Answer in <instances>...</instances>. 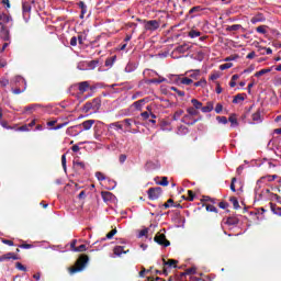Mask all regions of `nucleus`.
<instances>
[{
  "instance_id": "nucleus-1",
  "label": "nucleus",
  "mask_w": 281,
  "mask_h": 281,
  "mask_svg": "<svg viewBox=\"0 0 281 281\" xmlns=\"http://www.w3.org/2000/svg\"><path fill=\"white\" fill-rule=\"evenodd\" d=\"M88 262H89V256L80 255L75 263V267L69 268L70 276H74V273H79V271H82L85 267H87Z\"/></svg>"
},
{
  "instance_id": "nucleus-2",
  "label": "nucleus",
  "mask_w": 281,
  "mask_h": 281,
  "mask_svg": "<svg viewBox=\"0 0 281 281\" xmlns=\"http://www.w3.org/2000/svg\"><path fill=\"white\" fill-rule=\"evenodd\" d=\"M102 106V100L100 98H94L92 101H88L83 105V113H89V111H93L98 113L100 108Z\"/></svg>"
},
{
  "instance_id": "nucleus-3",
  "label": "nucleus",
  "mask_w": 281,
  "mask_h": 281,
  "mask_svg": "<svg viewBox=\"0 0 281 281\" xmlns=\"http://www.w3.org/2000/svg\"><path fill=\"white\" fill-rule=\"evenodd\" d=\"M142 23L146 32H155L160 27L159 21L157 20H143Z\"/></svg>"
},
{
  "instance_id": "nucleus-4",
  "label": "nucleus",
  "mask_w": 281,
  "mask_h": 281,
  "mask_svg": "<svg viewBox=\"0 0 281 281\" xmlns=\"http://www.w3.org/2000/svg\"><path fill=\"white\" fill-rule=\"evenodd\" d=\"M162 193L164 189H161V187L149 188L147 191L148 199L150 201H157V199H159V196H161Z\"/></svg>"
},
{
  "instance_id": "nucleus-5",
  "label": "nucleus",
  "mask_w": 281,
  "mask_h": 281,
  "mask_svg": "<svg viewBox=\"0 0 281 281\" xmlns=\"http://www.w3.org/2000/svg\"><path fill=\"white\" fill-rule=\"evenodd\" d=\"M155 243H157L158 245H161L162 247H170V240H168L166 238L165 234L158 233L156 234V236L154 237Z\"/></svg>"
},
{
  "instance_id": "nucleus-6",
  "label": "nucleus",
  "mask_w": 281,
  "mask_h": 281,
  "mask_svg": "<svg viewBox=\"0 0 281 281\" xmlns=\"http://www.w3.org/2000/svg\"><path fill=\"white\" fill-rule=\"evenodd\" d=\"M162 262H164V269H162L164 276H168L167 267H172L173 269H177V265H179V261L176 259H168V261H166V259H162Z\"/></svg>"
},
{
  "instance_id": "nucleus-7",
  "label": "nucleus",
  "mask_w": 281,
  "mask_h": 281,
  "mask_svg": "<svg viewBox=\"0 0 281 281\" xmlns=\"http://www.w3.org/2000/svg\"><path fill=\"white\" fill-rule=\"evenodd\" d=\"M201 119H194V116H191L190 114H186L182 119L181 122L182 124H187V126H194L196 122H199Z\"/></svg>"
},
{
  "instance_id": "nucleus-8",
  "label": "nucleus",
  "mask_w": 281,
  "mask_h": 281,
  "mask_svg": "<svg viewBox=\"0 0 281 281\" xmlns=\"http://www.w3.org/2000/svg\"><path fill=\"white\" fill-rule=\"evenodd\" d=\"M94 124H95V120H87V121H83L81 124H78L77 126L79 128H81V126H82L83 130L80 131V133H82V131H91V127Z\"/></svg>"
},
{
  "instance_id": "nucleus-9",
  "label": "nucleus",
  "mask_w": 281,
  "mask_h": 281,
  "mask_svg": "<svg viewBox=\"0 0 281 281\" xmlns=\"http://www.w3.org/2000/svg\"><path fill=\"white\" fill-rule=\"evenodd\" d=\"M265 21H267V18H265V14L262 13H257L250 19V23H252V25H256V23H265Z\"/></svg>"
},
{
  "instance_id": "nucleus-10",
  "label": "nucleus",
  "mask_w": 281,
  "mask_h": 281,
  "mask_svg": "<svg viewBox=\"0 0 281 281\" xmlns=\"http://www.w3.org/2000/svg\"><path fill=\"white\" fill-rule=\"evenodd\" d=\"M203 10H205V8L201 7V5H195V7H192L187 16H190V19H194V15L193 14H199V12H203Z\"/></svg>"
},
{
  "instance_id": "nucleus-11",
  "label": "nucleus",
  "mask_w": 281,
  "mask_h": 281,
  "mask_svg": "<svg viewBox=\"0 0 281 281\" xmlns=\"http://www.w3.org/2000/svg\"><path fill=\"white\" fill-rule=\"evenodd\" d=\"M5 260H19V256H16L14 252H7L0 256V262H5Z\"/></svg>"
},
{
  "instance_id": "nucleus-12",
  "label": "nucleus",
  "mask_w": 281,
  "mask_h": 281,
  "mask_svg": "<svg viewBox=\"0 0 281 281\" xmlns=\"http://www.w3.org/2000/svg\"><path fill=\"white\" fill-rule=\"evenodd\" d=\"M91 85L89 83V81H81L78 83V89L80 93H87Z\"/></svg>"
},
{
  "instance_id": "nucleus-13",
  "label": "nucleus",
  "mask_w": 281,
  "mask_h": 281,
  "mask_svg": "<svg viewBox=\"0 0 281 281\" xmlns=\"http://www.w3.org/2000/svg\"><path fill=\"white\" fill-rule=\"evenodd\" d=\"M202 113H212L214 111V103L207 102L205 106L201 108Z\"/></svg>"
},
{
  "instance_id": "nucleus-14",
  "label": "nucleus",
  "mask_w": 281,
  "mask_h": 281,
  "mask_svg": "<svg viewBox=\"0 0 281 281\" xmlns=\"http://www.w3.org/2000/svg\"><path fill=\"white\" fill-rule=\"evenodd\" d=\"M38 106H41V104H38V103L26 105L24 108V111H25V113H34V111H36V109H38Z\"/></svg>"
},
{
  "instance_id": "nucleus-15",
  "label": "nucleus",
  "mask_w": 281,
  "mask_h": 281,
  "mask_svg": "<svg viewBox=\"0 0 281 281\" xmlns=\"http://www.w3.org/2000/svg\"><path fill=\"white\" fill-rule=\"evenodd\" d=\"M144 102H146V99H140L138 101H135L133 103V106L135 108L136 111H142V108L144 106Z\"/></svg>"
},
{
  "instance_id": "nucleus-16",
  "label": "nucleus",
  "mask_w": 281,
  "mask_h": 281,
  "mask_svg": "<svg viewBox=\"0 0 281 281\" xmlns=\"http://www.w3.org/2000/svg\"><path fill=\"white\" fill-rule=\"evenodd\" d=\"M76 128L80 127L78 125L68 127L66 131L67 135H72L74 137H76V135H79L80 133L76 132Z\"/></svg>"
},
{
  "instance_id": "nucleus-17",
  "label": "nucleus",
  "mask_w": 281,
  "mask_h": 281,
  "mask_svg": "<svg viewBox=\"0 0 281 281\" xmlns=\"http://www.w3.org/2000/svg\"><path fill=\"white\" fill-rule=\"evenodd\" d=\"M238 30H243V25L233 24L226 27V32H238Z\"/></svg>"
},
{
  "instance_id": "nucleus-18",
  "label": "nucleus",
  "mask_w": 281,
  "mask_h": 281,
  "mask_svg": "<svg viewBox=\"0 0 281 281\" xmlns=\"http://www.w3.org/2000/svg\"><path fill=\"white\" fill-rule=\"evenodd\" d=\"M80 10H81V13H80V19H85V13L87 12V4H85V2L80 1L78 3Z\"/></svg>"
},
{
  "instance_id": "nucleus-19",
  "label": "nucleus",
  "mask_w": 281,
  "mask_h": 281,
  "mask_svg": "<svg viewBox=\"0 0 281 281\" xmlns=\"http://www.w3.org/2000/svg\"><path fill=\"white\" fill-rule=\"evenodd\" d=\"M113 251L115 256H122V254H127V251L124 250V246H116L114 247Z\"/></svg>"
},
{
  "instance_id": "nucleus-20",
  "label": "nucleus",
  "mask_w": 281,
  "mask_h": 281,
  "mask_svg": "<svg viewBox=\"0 0 281 281\" xmlns=\"http://www.w3.org/2000/svg\"><path fill=\"white\" fill-rule=\"evenodd\" d=\"M101 196H102L103 201H111V199H113V193H111L109 191H102Z\"/></svg>"
},
{
  "instance_id": "nucleus-21",
  "label": "nucleus",
  "mask_w": 281,
  "mask_h": 281,
  "mask_svg": "<svg viewBox=\"0 0 281 281\" xmlns=\"http://www.w3.org/2000/svg\"><path fill=\"white\" fill-rule=\"evenodd\" d=\"M187 113L191 116V117H196V115H199V110H196L195 108H188L187 109Z\"/></svg>"
},
{
  "instance_id": "nucleus-22",
  "label": "nucleus",
  "mask_w": 281,
  "mask_h": 281,
  "mask_svg": "<svg viewBox=\"0 0 281 281\" xmlns=\"http://www.w3.org/2000/svg\"><path fill=\"white\" fill-rule=\"evenodd\" d=\"M252 122H256L257 124L262 122V116L260 115V110H258L257 112H255L252 114Z\"/></svg>"
},
{
  "instance_id": "nucleus-23",
  "label": "nucleus",
  "mask_w": 281,
  "mask_h": 281,
  "mask_svg": "<svg viewBox=\"0 0 281 281\" xmlns=\"http://www.w3.org/2000/svg\"><path fill=\"white\" fill-rule=\"evenodd\" d=\"M239 102H245V94H237L233 99V104H238Z\"/></svg>"
},
{
  "instance_id": "nucleus-24",
  "label": "nucleus",
  "mask_w": 281,
  "mask_h": 281,
  "mask_svg": "<svg viewBox=\"0 0 281 281\" xmlns=\"http://www.w3.org/2000/svg\"><path fill=\"white\" fill-rule=\"evenodd\" d=\"M265 74H271V68H263L255 74L256 78H260V76H265Z\"/></svg>"
},
{
  "instance_id": "nucleus-25",
  "label": "nucleus",
  "mask_w": 281,
  "mask_h": 281,
  "mask_svg": "<svg viewBox=\"0 0 281 281\" xmlns=\"http://www.w3.org/2000/svg\"><path fill=\"white\" fill-rule=\"evenodd\" d=\"M168 183V177H160V181H156V184L162 186V188H167Z\"/></svg>"
},
{
  "instance_id": "nucleus-26",
  "label": "nucleus",
  "mask_w": 281,
  "mask_h": 281,
  "mask_svg": "<svg viewBox=\"0 0 281 281\" xmlns=\"http://www.w3.org/2000/svg\"><path fill=\"white\" fill-rule=\"evenodd\" d=\"M228 122H231L232 126H238V119L236 117V114H231L228 117Z\"/></svg>"
},
{
  "instance_id": "nucleus-27",
  "label": "nucleus",
  "mask_w": 281,
  "mask_h": 281,
  "mask_svg": "<svg viewBox=\"0 0 281 281\" xmlns=\"http://www.w3.org/2000/svg\"><path fill=\"white\" fill-rule=\"evenodd\" d=\"M238 223H240V220L237 217H228L226 220V225H238Z\"/></svg>"
},
{
  "instance_id": "nucleus-28",
  "label": "nucleus",
  "mask_w": 281,
  "mask_h": 281,
  "mask_svg": "<svg viewBox=\"0 0 281 281\" xmlns=\"http://www.w3.org/2000/svg\"><path fill=\"white\" fill-rule=\"evenodd\" d=\"M191 103L193 104V109H195L198 111H199V109H202V106H203V103L196 99H192Z\"/></svg>"
},
{
  "instance_id": "nucleus-29",
  "label": "nucleus",
  "mask_w": 281,
  "mask_h": 281,
  "mask_svg": "<svg viewBox=\"0 0 281 281\" xmlns=\"http://www.w3.org/2000/svg\"><path fill=\"white\" fill-rule=\"evenodd\" d=\"M0 34L3 41H10V31L8 29H4L3 32H0Z\"/></svg>"
},
{
  "instance_id": "nucleus-30",
  "label": "nucleus",
  "mask_w": 281,
  "mask_h": 281,
  "mask_svg": "<svg viewBox=\"0 0 281 281\" xmlns=\"http://www.w3.org/2000/svg\"><path fill=\"white\" fill-rule=\"evenodd\" d=\"M22 10H23V12H31L32 5L30 4V2H27V1L22 2Z\"/></svg>"
},
{
  "instance_id": "nucleus-31",
  "label": "nucleus",
  "mask_w": 281,
  "mask_h": 281,
  "mask_svg": "<svg viewBox=\"0 0 281 281\" xmlns=\"http://www.w3.org/2000/svg\"><path fill=\"white\" fill-rule=\"evenodd\" d=\"M229 201L231 203H233L234 210H238L240 207V204L238 203V199H236L235 196H232Z\"/></svg>"
},
{
  "instance_id": "nucleus-32",
  "label": "nucleus",
  "mask_w": 281,
  "mask_h": 281,
  "mask_svg": "<svg viewBox=\"0 0 281 281\" xmlns=\"http://www.w3.org/2000/svg\"><path fill=\"white\" fill-rule=\"evenodd\" d=\"M196 273V268H188L181 276H194Z\"/></svg>"
},
{
  "instance_id": "nucleus-33",
  "label": "nucleus",
  "mask_w": 281,
  "mask_h": 281,
  "mask_svg": "<svg viewBox=\"0 0 281 281\" xmlns=\"http://www.w3.org/2000/svg\"><path fill=\"white\" fill-rule=\"evenodd\" d=\"M181 115H183V110H177L173 113L172 120H175V122H177L181 117Z\"/></svg>"
},
{
  "instance_id": "nucleus-34",
  "label": "nucleus",
  "mask_w": 281,
  "mask_h": 281,
  "mask_svg": "<svg viewBox=\"0 0 281 281\" xmlns=\"http://www.w3.org/2000/svg\"><path fill=\"white\" fill-rule=\"evenodd\" d=\"M189 36H190V38H199V36H201V32L195 31V30H191L189 32Z\"/></svg>"
},
{
  "instance_id": "nucleus-35",
  "label": "nucleus",
  "mask_w": 281,
  "mask_h": 281,
  "mask_svg": "<svg viewBox=\"0 0 281 281\" xmlns=\"http://www.w3.org/2000/svg\"><path fill=\"white\" fill-rule=\"evenodd\" d=\"M205 207H206V212H214L215 214L218 213V209H216V206L212 204H205Z\"/></svg>"
},
{
  "instance_id": "nucleus-36",
  "label": "nucleus",
  "mask_w": 281,
  "mask_h": 281,
  "mask_svg": "<svg viewBox=\"0 0 281 281\" xmlns=\"http://www.w3.org/2000/svg\"><path fill=\"white\" fill-rule=\"evenodd\" d=\"M194 196H195L194 191L189 190L188 198H186V195H183L182 199H186L187 201H194Z\"/></svg>"
},
{
  "instance_id": "nucleus-37",
  "label": "nucleus",
  "mask_w": 281,
  "mask_h": 281,
  "mask_svg": "<svg viewBox=\"0 0 281 281\" xmlns=\"http://www.w3.org/2000/svg\"><path fill=\"white\" fill-rule=\"evenodd\" d=\"M232 67H234L233 63H226V64H222L220 66L221 71H225V69H232Z\"/></svg>"
},
{
  "instance_id": "nucleus-38",
  "label": "nucleus",
  "mask_w": 281,
  "mask_h": 281,
  "mask_svg": "<svg viewBox=\"0 0 281 281\" xmlns=\"http://www.w3.org/2000/svg\"><path fill=\"white\" fill-rule=\"evenodd\" d=\"M99 63H100V61H99L98 59H94V60L89 61V63H88L89 69H95V67H98Z\"/></svg>"
},
{
  "instance_id": "nucleus-39",
  "label": "nucleus",
  "mask_w": 281,
  "mask_h": 281,
  "mask_svg": "<svg viewBox=\"0 0 281 281\" xmlns=\"http://www.w3.org/2000/svg\"><path fill=\"white\" fill-rule=\"evenodd\" d=\"M256 32H258V34H267V25H260L256 29Z\"/></svg>"
},
{
  "instance_id": "nucleus-40",
  "label": "nucleus",
  "mask_w": 281,
  "mask_h": 281,
  "mask_svg": "<svg viewBox=\"0 0 281 281\" xmlns=\"http://www.w3.org/2000/svg\"><path fill=\"white\" fill-rule=\"evenodd\" d=\"M181 85L190 86L192 82H194L191 78L184 77L180 80Z\"/></svg>"
},
{
  "instance_id": "nucleus-41",
  "label": "nucleus",
  "mask_w": 281,
  "mask_h": 281,
  "mask_svg": "<svg viewBox=\"0 0 281 281\" xmlns=\"http://www.w3.org/2000/svg\"><path fill=\"white\" fill-rule=\"evenodd\" d=\"M207 81L205 79H201L200 81L194 82V87H206Z\"/></svg>"
},
{
  "instance_id": "nucleus-42",
  "label": "nucleus",
  "mask_w": 281,
  "mask_h": 281,
  "mask_svg": "<svg viewBox=\"0 0 281 281\" xmlns=\"http://www.w3.org/2000/svg\"><path fill=\"white\" fill-rule=\"evenodd\" d=\"M113 63H115V56L114 57H109L105 60V67H113Z\"/></svg>"
},
{
  "instance_id": "nucleus-43",
  "label": "nucleus",
  "mask_w": 281,
  "mask_h": 281,
  "mask_svg": "<svg viewBox=\"0 0 281 281\" xmlns=\"http://www.w3.org/2000/svg\"><path fill=\"white\" fill-rule=\"evenodd\" d=\"M95 177L98 179V181H106V176H104V173L98 171L95 172Z\"/></svg>"
},
{
  "instance_id": "nucleus-44",
  "label": "nucleus",
  "mask_w": 281,
  "mask_h": 281,
  "mask_svg": "<svg viewBox=\"0 0 281 281\" xmlns=\"http://www.w3.org/2000/svg\"><path fill=\"white\" fill-rule=\"evenodd\" d=\"M122 122H114L110 124V128H119V131H122L123 126L121 125Z\"/></svg>"
},
{
  "instance_id": "nucleus-45",
  "label": "nucleus",
  "mask_w": 281,
  "mask_h": 281,
  "mask_svg": "<svg viewBox=\"0 0 281 281\" xmlns=\"http://www.w3.org/2000/svg\"><path fill=\"white\" fill-rule=\"evenodd\" d=\"M61 166H63L64 170L67 171V155L66 154H64L61 156Z\"/></svg>"
},
{
  "instance_id": "nucleus-46",
  "label": "nucleus",
  "mask_w": 281,
  "mask_h": 281,
  "mask_svg": "<svg viewBox=\"0 0 281 281\" xmlns=\"http://www.w3.org/2000/svg\"><path fill=\"white\" fill-rule=\"evenodd\" d=\"M171 91H175L179 98H183L186 95L184 91L178 90L176 87H171Z\"/></svg>"
},
{
  "instance_id": "nucleus-47",
  "label": "nucleus",
  "mask_w": 281,
  "mask_h": 281,
  "mask_svg": "<svg viewBox=\"0 0 281 281\" xmlns=\"http://www.w3.org/2000/svg\"><path fill=\"white\" fill-rule=\"evenodd\" d=\"M123 124H125V126H127L128 128H131V126H133V119H125L122 121Z\"/></svg>"
},
{
  "instance_id": "nucleus-48",
  "label": "nucleus",
  "mask_w": 281,
  "mask_h": 281,
  "mask_svg": "<svg viewBox=\"0 0 281 281\" xmlns=\"http://www.w3.org/2000/svg\"><path fill=\"white\" fill-rule=\"evenodd\" d=\"M15 269H19V271H27V268L21 262L15 263Z\"/></svg>"
},
{
  "instance_id": "nucleus-49",
  "label": "nucleus",
  "mask_w": 281,
  "mask_h": 281,
  "mask_svg": "<svg viewBox=\"0 0 281 281\" xmlns=\"http://www.w3.org/2000/svg\"><path fill=\"white\" fill-rule=\"evenodd\" d=\"M86 249H87V245L82 244L75 249V252L82 254V251H85Z\"/></svg>"
},
{
  "instance_id": "nucleus-50",
  "label": "nucleus",
  "mask_w": 281,
  "mask_h": 281,
  "mask_svg": "<svg viewBox=\"0 0 281 281\" xmlns=\"http://www.w3.org/2000/svg\"><path fill=\"white\" fill-rule=\"evenodd\" d=\"M173 204H175V200L169 199L167 203L164 204V207L165 210H168V207H172Z\"/></svg>"
},
{
  "instance_id": "nucleus-51",
  "label": "nucleus",
  "mask_w": 281,
  "mask_h": 281,
  "mask_svg": "<svg viewBox=\"0 0 281 281\" xmlns=\"http://www.w3.org/2000/svg\"><path fill=\"white\" fill-rule=\"evenodd\" d=\"M216 121L220 124H227V119L225 116H216Z\"/></svg>"
},
{
  "instance_id": "nucleus-52",
  "label": "nucleus",
  "mask_w": 281,
  "mask_h": 281,
  "mask_svg": "<svg viewBox=\"0 0 281 281\" xmlns=\"http://www.w3.org/2000/svg\"><path fill=\"white\" fill-rule=\"evenodd\" d=\"M10 85V80L2 78L0 79V86L1 87H8Z\"/></svg>"
},
{
  "instance_id": "nucleus-53",
  "label": "nucleus",
  "mask_w": 281,
  "mask_h": 281,
  "mask_svg": "<svg viewBox=\"0 0 281 281\" xmlns=\"http://www.w3.org/2000/svg\"><path fill=\"white\" fill-rule=\"evenodd\" d=\"M115 234H117V229H112L110 233H108L106 234V238L109 239V240H111V238H113V236L115 235Z\"/></svg>"
},
{
  "instance_id": "nucleus-54",
  "label": "nucleus",
  "mask_w": 281,
  "mask_h": 281,
  "mask_svg": "<svg viewBox=\"0 0 281 281\" xmlns=\"http://www.w3.org/2000/svg\"><path fill=\"white\" fill-rule=\"evenodd\" d=\"M231 190L232 192H236V178H232Z\"/></svg>"
},
{
  "instance_id": "nucleus-55",
  "label": "nucleus",
  "mask_w": 281,
  "mask_h": 281,
  "mask_svg": "<svg viewBox=\"0 0 281 281\" xmlns=\"http://www.w3.org/2000/svg\"><path fill=\"white\" fill-rule=\"evenodd\" d=\"M270 209L273 214H277V216H281V212L276 211V204L270 203Z\"/></svg>"
},
{
  "instance_id": "nucleus-56",
  "label": "nucleus",
  "mask_w": 281,
  "mask_h": 281,
  "mask_svg": "<svg viewBox=\"0 0 281 281\" xmlns=\"http://www.w3.org/2000/svg\"><path fill=\"white\" fill-rule=\"evenodd\" d=\"M74 166H78L79 168H81V170H85V162L82 161L75 160Z\"/></svg>"
},
{
  "instance_id": "nucleus-57",
  "label": "nucleus",
  "mask_w": 281,
  "mask_h": 281,
  "mask_svg": "<svg viewBox=\"0 0 281 281\" xmlns=\"http://www.w3.org/2000/svg\"><path fill=\"white\" fill-rule=\"evenodd\" d=\"M238 58V55H231L224 59L225 63H229L232 60H236Z\"/></svg>"
},
{
  "instance_id": "nucleus-58",
  "label": "nucleus",
  "mask_w": 281,
  "mask_h": 281,
  "mask_svg": "<svg viewBox=\"0 0 281 281\" xmlns=\"http://www.w3.org/2000/svg\"><path fill=\"white\" fill-rule=\"evenodd\" d=\"M215 113H223V104L221 103H217L216 106H215Z\"/></svg>"
},
{
  "instance_id": "nucleus-59",
  "label": "nucleus",
  "mask_w": 281,
  "mask_h": 281,
  "mask_svg": "<svg viewBox=\"0 0 281 281\" xmlns=\"http://www.w3.org/2000/svg\"><path fill=\"white\" fill-rule=\"evenodd\" d=\"M108 183H110L109 190H114L115 186H117V182L114 180H108Z\"/></svg>"
},
{
  "instance_id": "nucleus-60",
  "label": "nucleus",
  "mask_w": 281,
  "mask_h": 281,
  "mask_svg": "<svg viewBox=\"0 0 281 281\" xmlns=\"http://www.w3.org/2000/svg\"><path fill=\"white\" fill-rule=\"evenodd\" d=\"M147 235H148V228H144L139 232L138 238H143V236H147Z\"/></svg>"
},
{
  "instance_id": "nucleus-61",
  "label": "nucleus",
  "mask_w": 281,
  "mask_h": 281,
  "mask_svg": "<svg viewBox=\"0 0 281 281\" xmlns=\"http://www.w3.org/2000/svg\"><path fill=\"white\" fill-rule=\"evenodd\" d=\"M70 45L71 47H76V45H78V37L72 36L70 40Z\"/></svg>"
},
{
  "instance_id": "nucleus-62",
  "label": "nucleus",
  "mask_w": 281,
  "mask_h": 281,
  "mask_svg": "<svg viewBox=\"0 0 281 281\" xmlns=\"http://www.w3.org/2000/svg\"><path fill=\"white\" fill-rule=\"evenodd\" d=\"M126 159H127L126 154H122V155L119 156L120 164H124L126 161Z\"/></svg>"
},
{
  "instance_id": "nucleus-63",
  "label": "nucleus",
  "mask_w": 281,
  "mask_h": 281,
  "mask_svg": "<svg viewBox=\"0 0 281 281\" xmlns=\"http://www.w3.org/2000/svg\"><path fill=\"white\" fill-rule=\"evenodd\" d=\"M2 21H3V23H10V21H12V16L4 14Z\"/></svg>"
},
{
  "instance_id": "nucleus-64",
  "label": "nucleus",
  "mask_w": 281,
  "mask_h": 281,
  "mask_svg": "<svg viewBox=\"0 0 281 281\" xmlns=\"http://www.w3.org/2000/svg\"><path fill=\"white\" fill-rule=\"evenodd\" d=\"M140 117H143V120H148V117H150V113L149 112H142Z\"/></svg>"
}]
</instances>
